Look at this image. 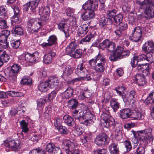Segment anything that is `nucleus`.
<instances>
[{
  "label": "nucleus",
  "instance_id": "3",
  "mask_svg": "<svg viewBox=\"0 0 154 154\" xmlns=\"http://www.w3.org/2000/svg\"><path fill=\"white\" fill-rule=\"evenodd\" d=\"M39 18H32L29 20L27 22L28 31L31 34L38 32L40 29L45 24Z\"/></svg>",
  "mask_w": 154,
  "mask_h": 154
},
{
  "label": "nucleus",
  "instance_id": "60",
  "mask_svg": "<svg viewBox=\"0 0 154 154\" xmlns=\"http://www.w3.org/2000/svg\"><path fill=\"white\" fill-rule=\"evenodd\" d=\"M62 120L59 118H56L54 121V125L57 129L61 125Z\"/></svg>",
  "mask_w": 154,
  "mask_h": 154
},
{
  "label": "nucleus",
  "instance_id": "36",
  "mask_svg": "<svg viewBox=\"0 0 154 154\" xmlns=\"http://www.w3.org/2000/svg\"><path fill=\"white\" fill-rule=\"evenodd\" d=\"M73 89L71 87H68L66 90L62 94L64 95L66 99H69L73 95Z\"/></svg>",
  "mask_w": 154,
  "mask_h": 154
},
{
  "label": "nucleus",
  "instance_id": "7",
  "mask_svg": "<svg viewBox=\"0 0 154 154\" xmlns=\"http://www.w3.org/2000/svg\"><path fill=\"white\" fill-rule=\"evenodd\" d=\"M64 145L65 147L63 148V149L66 153L80 154L81 151L79 149H73L75 146V145L73 142L68 141L64 144Z\"/></svg>",
  "mask_w": 154,
  "mask_h": 154
},
{
  "label": "nucleus",
  "instance_id": "43",
  "mask_svg": "<svg viewBox=\"0 0 154 154\" xmlns=\"http://www.w3.org/2000/svg\"><path fill=\"white\" fill-rule=\"evenodd\" d=\"M20 122L21 126V128L22 129L21 134L23 135V132L26 133L28 131L29 129L27 127L28 123L26 122L24 120H22L21 122Z\"/></svg>",
  "mask_w": 154,
  "mask_h": 154
},
{
  "label": "nucleus",
  "instance_id": "26",
  "mask_svg": "<svg viewBox=\"0 0 154 154\" xmlns=\"http://www.w3.org/2000/svg\"><path fill=\"white\" fill-rule=\"evenodd\" d=\"M56 55V53L53 51H50L47 54L44 55L43 57V61L46 64L51 63L52 61V58Z\"/></svg>",
  "mask_w": 154,
  "mask_h": 154
},
{
  "label": "nucleus",
  "instance_id": "27",
  "mask_svg": "<svg viewBox=\"0 0 154 154\" xmlns=\"http://www.w3.org/2000/svg\"><path fill=\"white\" fill-rule=\"evenodd\" d=\"M131 110L128 108H125L120 110L119 113L120 117L122 119L130 118Z\"/></svg>",
  "mask_w": 154,
  "mask_h": 154
},
{
  "label": "nucleus",
  "instance_id": "5",
  "mask_svg": "<svg viewBox=\"0 0 154 154\" xmlns=\"http://www.w3.org/2000/svg\"><path fill=\"white\" fill-rule=\"evenodd\" d=\"M67 106L71 111L72 115L76 119L79 114V106L78 100L75 99H72L67 101Z\"/></svg>",
  "mask_w": 154,
  "mask_h": 154
},
{
  "label": "nucleus",
  "instance_id": "31",
  "mask_svg": "<svg viewBox=\"0 0 154 154\" xmlns=\"http://www.w3.org/2000/svg\"><path fill=\"white\" fill-rule=\"evenodd\" d=\"M77 46V45L75 41H72L66 48V51L69 55L75 50Z\"/></svg>",
  "mask_w": 154,
  "mask_h": 154
},
{
  "label": "nucleus",
  "instance_id": "47",
  "mask_svg": "<svg viewBox=\"0 0 154 154\" xmlns=\"http://www.w3.org/2000/svg\"><path fill=\"white\" fill-rule=\"evenodd\" d=\"M94 35L92 34L87 35L86 36L82 38L80 42V44H85V42H88L92 39L94 38Z\"/></svg>",
  "mask_w": 154,
  "mask_h": 154
},
{
  "label": "nucleus",
  "instance_id": "21",
  "mask_svg": "<svg viewBox=\"0 0 154 154\" xmlns=\"http://www.w3.org/2000/svg\"><path fill=\"white\" fill-rule=\"evenodd\" d=\"M90 29V27L87 24H83L78 29L77 33L79 36L83 37L86 35Z\"/></svg>",
  "mask_w": 154,
  "mask_h": 154
},
{
  "label": "nucleus",
  "instance_id": "40",
  "mask_svg": "<svg viewBox=\"0 0 154 154\" xmlns=\"http://www.w3.org/2000/svg\"><path fill=\"white\" fill-rule=\"evenodd\" d=\"M118 48L119 50L120 51L119 53L120 59L124 58L129 55L130 54L129 51L128 50L123 51V48L120 46H118Z\"/></svg>",
  "mask_w": 154,
  "mask_h": 154
},
{
  "label": "nucleus",
  "instance_id": "54",
  "mask_svg": "<svg viewBox=\"0 0 154 154\" xmlns=\"http://www.w3.org/2000/svg\"><path fill=\"white\" fill-rule=\"evenodd\" d=\"M55 146L54 144L49 143L46 146L45 150L47 152L50 154Z\"/></svg>",
  "mask_w": 154,
  "mask_h": 154
},
{
  "label": "nucleus",
  "instance_id": "50",
  "mask_svg": "<svg viewBox=\"0 0 154 154\" xmlns=\"http://www.w3.org/2000/svg\"><path fill=\"white\" fill-rule=\"evenodd\" d=\"M45 151L42 148L35 149L31 151L29 154H45Z\"/></svg>",
  "mask_w": 154,
  "mask_h": 154
},
{
  "label": "nucleus",
  "instance_id": "23",
  "mask_svg": "<svg viewBox=\"0 0 154 154\" xmlns=\"http://www.w3.org/2000/svg\"><path fill=\"white\" fill-rule=\"evenodd\" d=\"M134 80L139 86H143L146 82L145 77L141 74H137L136 75L134 76Z\"/></svg>",
  "mask_w": 154,
  "mask_h": 154
},
{
  "label": "nucleus",
  "instance_id": "15",
  "mask_svg": "<svg viewBox=\"0 0 154 154\" xmlns=\"http://www.w3.org/2000/svg\"><path fill=\"white\" fill-rule=\"evenodd\" d=\"M98 7V2L96 0H88L83 5V8L88 10L93 11L97 10Z\"/></svg>",
  "mask_w": 154,
  "mask_h": 154
},
{
  "label": "nucleus",
  "instance_id": "49",
  "mask_svg": "<svg viewBox=\"0 0 154 154\" xmlns=\"http://www.w3.org/2000/svg\"><path fill=\"white\" fill-rule=\"evenodd\" d=\"M150 67L149 64L147 63H146V66H144V69L142 71V74L141 75L145 77V76H148L149 75V69Z\"/></svg>",
  "mask_w": 154,
  "mask_h": 154
},
{
  "label": "nucleus",
  "instance_id": "8",
  "mask_svg": "<svg viewBox=\"0 0 154 154\" xmlns=\"http://www.w3.org/2000/svg\"><path fill=\"white\" fill-rule=\"evenodd\" d=\"M142 28L141 27L139 26L136 27L131 33L132 37H130V39L133 42H138L142 37Z\"/></svg>",
  "mask_w": 154,
  "mask_h": 154
},
{
  "label": "nucleus",
  "instance_id": "61",
  "mask_svg": "<svg viewBox=\"0 0 154 154\" xmlns=\"http://www.w3.org/2000/svg\"><path fill=\"white\" fill-rule=\"evenodd\" d=\"M57 92V90H54L48 94V99L49 100H52L56 96Z\"/></svg>",
  "mask_w": 154,
  "mask_h": 154
},
{
  "label": "nucleus",
  "instance_id": "2",
  "mask_svg": "<svg viewBox=\"0 0 154 154\" xmlns=\"http://www.w3.org/2000/svg\"><path fill=\"white\" fill-rule=\"evenodd\" d=\"M136 3L140 6L139 10H143L146 19L154 17V3L152 0H137Z\"/></svg>",
  "mask_w": 154,
  "mask_h": 154
},
{
  "label": "nucleus",
  "instance_id": "57",
  "mask_svg": "<svg viewBox=\"0 0 154 154\" xmlns=\"http://www.w3.org/2000/svg\"><path fill=\"white\" fill-rule=\"evenodd\" d=\"M124 144L126 149V151L127 152H129L132 148V146L131 142L128 140L124 142Z\"/></svg>",
  "mask_w": 154,
  "mask_h": 154
},
{
  "label": "nucleus",
  "instance_id": "63",
  "mask_svg": "<svg viewBox=\"0 0 154 154\" xmlns=\"http://www.w3.org/2000/svg\"><path fill=\"white\" fill-rule=\"evenodd\" d=\"M20 43V42L18 40L12 42L11 43V46L14 48L17 49L19 47Z\"/></svg>",
  "mask_w": 154,
  "mask_h": 154
},
{
  "label": "nucleus",
  "instance_id": "39",
  "mask_svg": "<svg viewBox=\"0 0 154 154\" xmlns=\"http://www.w3.org/2000/svg\"><path fill=\"white\" fill-rule=\"evenodd\" d=\"M48 87H49V85L47 81L41 82L38 85V89L41 92H45L47 91Z\"/></svg>",
  "mask_w": 154,
  "mask_h": 154
},
{
  "label": "nucleus",
  "instance_id": "32",
  "mask_svg": "<svg viewBox=\"0 0 154 154\" xmlns=\"http://www.w3.org/2000/svg\"><path fill=\"white\" fill-rule=\"evenodd\" d=\"M110 105L111 107L114 112H116L120 107V103L118 102L117 99L112 98L110 101Z\"/></svg>",
  "mask_w": 154,
  "mask_h": 154
},
{
  "label": "nucleus",
  "instance_id": "35",
  "mask_svg": "<svg viewBox=\"0 0 154 154\" xmlns=\"http://www.w3.org/2000/svg\"><path fill=\"white\" fill-rule=\"evenodd\" d=\"M142 114L139 111H136V110H131L130 118L139 120L142 118Z\"/></svg>",
  "mask_w": 154,
  "mask_h": 154
},
{
  "label": "nucleus",
  "instance_id": "62",
  "mask_svg": "<svg viewBox=\"0 0 154 154\" xmlns=\"http://www.w3.org/2000/svg\"><path fill=\"white\" fill-rule=\"evenodd\" d=\"M30 5L29 9L32 12H34L35 11V9L36 7L38 6V5L33 2L30 1L28 2Z\"/></svg>",
  "mask_w": 154,
  "mask_h": 154
},
{
  "label": "nucleus",
  "instance_id": "9",
  "mask_svg": "<svg viewBox=\"0 0 154 154\" xmlns=\"http://www.w3.org/2000/svg\"><path fill=\"white\" fill-rule=\"evenodd\" d=\"M50 13V8L48 6L42 8L39 11V14L42 15L40 19L45 25L48 21Z\"/></svg>",
  "mask_w": 154,
  "mask_h": 154
},
{
  "label": "nucleus",
  "instance_id": "1",
  "mask_svg": "<svg viewBox=\"0 0 154 154\" xmlns=\"http://www.w3.org/2000/svg\"><path fill=\"white\" fill-rule=\"evenodd\" d=\"M131 132L135 138L133 141L135 146H137L138 144V139L141 142V145L142 144V142L146 145L148 144V141L150 142L153 140L154 137L152 135V130L150 128L137 131L132 130Z\"/></svg>",
  "mask_w": 154,
  "mask_h": 154
},
{
  "label": "nucleus",
  "instance_id": "13",
  "mask_svg": "<svg viewBox=\"0 0 154 154\" xmlns=\"http://www.w3.org/2000/svg\"><path fill=\"white\" fill-rule=\"evenodd\" d=\"M99 47L103 50L106 49L108 51L110 52L115 49L116 45L114 42L110 41L109 40L106 39L99 43Z\"/></svg>",
  "mask_w": 154,
  "mask_h": 154
},
{
  "label": "nucleus",
  "instance_id": "12",
  "mask_svg": "<svg viewBox=\"0 0 154 154\" xmlns=\"http://www.w3.org/2000/svg\"><path fill=\"white\" fill-rule=\"evenodd\" d=\"M88 119L89 121L94 122V116L91 112H90L88 109L79 112L78 116L75 119H77L79 121H80L82 119Z\"/></svg>",
  "mask_w": 154,
  "mask_h": 154
},
{
  "label": "nucleus",
  "instance_id": "17",
  "mask_svg": "<svg viewBox=\"0 0 154 154\" xmlns=\"http://www.w3.org/2000/svg\"><path fill=\"white\" fill-rule=\"evenodd\" d=\"M57 36L54 35L50 36L47 40L48 42H44L41 45L43 47H50L53 45H56L57 44Z\"/></svg>",
  "mask_w": 154,
  "mask_h": 154
},
{
  "label": "nucleus",
  "instance_id": "29",
  "mask_svg": "<svg viewBox=\"0 0 154 154\" xmlns=\"http://www.w3.org/2000/svg\"><path fill=\"white\" fill-rule=\"evenodd\" d=\"M63 120L67 125L70 127L75 126V123L73 119L68 115H65L63 117Z\"/></svg>",
  "mask_w": 154,
  "mask_h": 154
},
{
  "label": "nucleus",
  "instance_id": "4",
  "mask_svg": "<svg viewBox=\"0 0 154 154\" xmlns=\"http://www.w3.org/2000/svg\"><path fill=\"white\" fill-rule=\"evenodd\" d=\"M101 118L104 121L103 123V126L106 128L110 127L112 128L115 127L116 125L115 120L110 116L108 109L103 112L101 115Z\"/></svg>",
  "mask_w": 154,
  "mask_h": 154
},
{
  "label": "nucleus",
  "instance_id": "10",
  "mask_svg": "<svg viewBox=\"0 0 154 154\" xmlns=\"http://www.w3.org/2000/svg\"><path fill=\"white\" fill-rule=\"evenodd\" d=\"M39 54L38 52H35L31 54L28 53H23L21 56L22 58H24V60L28 62L33 63L38 62L39 59Z\"/></svg>",
  "mask_w": 154,
  "mask_h": 154
},
{
  "label": "nucleus",
  "instance_id": "37",
  "mask_svg": "<svg viewBox=\"0 0 154 154\" xmlns=\"http://www.w3.org/2000/svg\"><path fill=\"white\" fill-rule=\"evenodd\" d=\"M0 58L4 62L6 63L9 60L10 57L5 51L0 50Z\"/></svg>",
  "mask_w": 154,
  "mask_h": 154
},
{
  "label": "nucleus",
  "instance_id": "24",
  "mask_svg": "<svg viewBox=\"0 0 154 154\" xmlns=\"http://www.w3.org/2000/svg\"><path fill=\"white\" fill-rule=\"evenodd\" d=\"M94 15V11L87 10L82 14L81 17L83 20L86 21L92 19Z\"/></svg>",
  "mask_w": 154,
  "mask_h": 154
},
{
  "label": "nucleus",
  "instance_id": "6",
  "mask_svg": "<svg viewBox=\"0 0 154 154\" xmlns=\"http://www.w3.org/2000/svg\"><path fill=\"white\" fill-rule=\"evenodd\" d=\"M4 143L5 146L12 149L15 151H17L21 147V143L19 140L12 138L7 139L4 141Z\"/></svg>",
  "mask_w": 154,
  "mask_h": 154
},
{
  "label": "nucleus",
  "instance_id": "38",
  "mask_svg": "<svg viewBox=\"0 0 154 154\" xmlns=\"http://www.w3.org/2000/svg\"><path fill=\"white\" fill-rule=\"evenodd\" d=\"M23 29L20 25L16 26L13 29L12 32L17 35H22L23 34Z\"/></svg>",
  "mask_w": 154,
  "mask_h": 154
},
{
  "label": "nucleus",
  "instance_id": "33",
  "mask_svg": "<svg viewBox=\"0 0 154 154\" xmlns=\"http://www.w3.org/2000/svg\"><path fill=\"white\" fill-rule=\"evenodd\" d=\"M116 143H112L109 146V149L111 154H119V149Z\"/></svg>",
  "mask_w": 154,
  "mask_h": 154
},
{
  "label": "nucleus",
  "instance_id": "56",
  "mask_svg": "<svg viewBox=\"0 0 154 154\" xmlns=\"http://www.w3.org/2000/svg\"><path fill=\"white\" fill-rule=\"evenodd\" d=\"M57 129L60 132L63 134H66L68 133L69 131L67 128L62 125L60 126Z\"/></svg>",
  "mask_w": 154,
  "mask_h": 154
},
{
  "label": "nucleus",
  "instance_id": "11",
  "mask_svg": "<svg viewBox=\"0 0 154 154\" xmlns=\"http://www.w3.org/2000/svg\"><path fill=\"white\" fill-rule=\"evenodd\" d=\"M67 20L63 19L57 24L58 29L64 32L66 38L69 37V27L67 24Z\"/></svg>",
  "mask_w": 154,
  "mask_h": 154
},
{
  "label": "nucleus",
  "instance_id": "58",
  "mask_svg": "<svg viewBox=\"0 0 154 154\" xmlns=\"http://www.w3.org/2000/svg\"><path fill=\"white\" fill-rule=\"evenodd\" d=\"M17 75V74L11 73L10 75L8 77L9 81L11 82L14 83L16 82Z\"/></svg>",
  "mask_w": 154,
  "mask_h": 154
},
{
  "label": "nucleus",
  "instance_id": "16",
  "mask_svg": "<svg viewBox=\"0 0 154 154\" xmlns=\"http://www.w3.org/2000/svg\"><path fill=\"white\" fill-rule=\"evenodd\" d=\"M109 139L105 134L99 135L94 140V143L98 146L106 144L109 142Z\"/></svg>",
  "mask_w": 154,
  "mask_h": 154
},
{
  "label": "nucleus",
  "instance_id": "18",
  "mask_svg": "<svg viewBox=\"0 0 154 154\" xmlns=\"http://www.w3.org/2000/svg\"><path fill=\"white\" fill-rule=\"evenodd\" d=\"M139 61H147L150 63H154V55L146 53V54H141L137 57Z\"/></svg>",
  "mask_w": 154,
  "mask_h": 154
},
{
  "label": "nucleus",
  "instance_id": "46",
  "mask_svg": "<svg viewBox=\"0 0 154 154\" xmlns=\"http://www.w3.org/2000/svg\"><path fill=\"white\" fill-rule=\"evenodd\" d=\"M7 11L4 6H0V17L2 18H8Z\"/></svg>",
  "mask_w": 154,
  "mask_h": 154
},
{
  "label": "nucleus",
  "instance_id": "53",
  "mask_svg": "<svg viewBox=\"0 0 154 154\" xmlns=\"http://www.w3.org/2000/svg\"><path fill=\"white\" fill-rule=\"evenodd\" d=\"M144 102V103L147 105H148L150 104H154V99L152 98V97L151 96L150 94H149L148 96L145 99Z\"/></svg>",
  "mask_w": 154,
  "mask_h": 154
},
{
  "label": "nucleus",
  "instance_id": "42",
  "mask_svg": "<svg viewBox=\"0 0 154 154\" xmlns=\"http://www.w3.org/2000/svg\"><path fill=\"white\" fill-rule=\"evenodd\" d=\"M146 147V146L145 144L144 146L141 145V142H140L139 146L135 150L134 154H145Z\"/></svg>",
  "mask_w": 154,
  "mask_h": 154
},
{
  "label": "nucleus",
  "instance_id": "30",
  "mask_svg": "<svg viewBox=\"0 0 154 154\" xmlns=\"http://www.w3.org/2000/svg\"><path fill=\"white\" fill-rule=\"evenodd\" d=\"M14 11V14L12 17L13 20L16 22L18 21L20 16V9L18 7L16 6H13L12 7Z\"/></svg>",
  "mask_w": 154,
  "mask_h": 154
},
{
  "label": "nucleus",
  "instance_id": "44",
  "mask_svg": "<svg viewBox=\"0 0 154 154\" xmlns=\"http://www.w3.org/2000/svg\"><path fill=\"white\" fill-rule=\"evenodd\" d=\"M85 70V69L83 66V63H81L78 66L77 68L75 69V72L77 75H79L84 73Z\"/></svg>",
  "mask_w": 154,
  "mask_h": 154
},
{
  "label": "nucleus",
  "instance_id": "34",
  "mask_svg": "<svg viewBox=\"0 0 154 154\" xmlns=\"http://www.w3.org/2000/svg\"><path fill=\"white\" fill-rule=\"evenodd\" d=\"M10 34V32L9 30H4L2 31L0 34V42L7 41V38Z\"/></svg>",
  "mask_w": 154,
  "mask_h": 154
},
{
  "label": "nucleus",
  "instance_id": "41",
  "mask_svg": "<svg viewBox=\"0 0 154 154\" xmlns=\"http://www.w3.org/2000/svg\"><path fill=\"white\" fill-rule=\"evenodd\" d=\"M82 54V51L80 49H76L69 54L71 57L75 58H79L81 57Z\"/></svg>",
  "mask_w": 154,
  "mask_h": 154
},
{
  "label": "nucleus",
  "instance_id": "28",
  "mask_svg": "<svg viewBox=\"0 0 154 154\" xmlns=\"http://www.w3.org/2000/svg\"><path fill=\"white\" fill-rule=\"evenodd\" d=\"M112 20L111 18L103 16L100 18L99 21L100 25L103 27L106 25L112 24Z\"/></svg>",
  "mask_w": 154,
  "mask_h": 154
},
{
  "label": "nucleus",
  "instance_id": "52",
  "mask_svg": "<svg viewBox=\"0 0 154 154\" xmlns=\"http://www.w3.org/2000/svg\"><path fill=\"white\" fill-rule=\"evenodd\" d=\"M117 11L115 9H112L108 10L106 12L107 16L110 18H113L115 17Z\"/></svg>",
  "mask_w": 154,
  "mask_h": 154
},
{
  "label": "nucleus",
  "instance_id": "48",
  "mask_svg": "<svg viewBox=\"0 0 154 154\" xmlns=\"http://www.w3.org/2000/svg\"><path fill=\"white\" fill-rule=\"evenodd\" d=\"M74 71V69L69 65L67 66L65 68L63 73L64 75L68 76L72 74Z\"/></svg>",
  "mask_w": 154,
  "mask_h": 154
},
{
  "label": "nucleus",
  "instance_id": "51",
  "mask_svg": "<svg viewBox=\"0 0 154 154\" xmlns=\"http://www.w3.org/2000/svg\"><path fill=\"white\" fill-rule=\"evenodd\" d=\"M123 19V15L121 14H118L113 18L114 21L117 25L122 22Z\"/></svg>",
  "mask_w": 154,
  "mask_h": 154
},
{
  "label": "nucleus",
  "instance_id": "25",
  "mask_svg": "<svg viewBox=\"0 0 154 154\" xmlns=\"http://www.w3.org/2000/svg\"><path fill=\"white\" fill-rule=\"evenodd\" d=\"M103 57V56L101 54L98 53V54L96 55L94 58L89 61V65L91 66L94 68L96 65V64L100 61L102 59Z\"/></svg>",
  "mask_w": 154,
  "mask_h": 154
},
{
  "label": "nucleus",
  "instance_id": "20",
  "mask_svg": "<svg viewBox=\"0 0 154 154\" xmlns=\"http://www.w3.org/2000/svg\"><path fill=\"white\" fill-rule=\"evenodd\" d=\"M106 63V60L103 57L101 61L98 62L94 68L95 71L98 72H102L105 69V66Z\"/></svg>",
  "mask_w": 154,
  "mask_h": 154
},
{
  "label": "nucleus",
  "instance_id": "14",
  "mask_svg": "<svg viewBox=\"0 0 154 154\" xmlns=\"http://www.w3.org/2000/svg\"><path fill=\"white\" fill-rule=\"evenodd\" d=\"M142 50L144 53L150 54L152 56L154 55V43L151 40L146 42L142 47Z\"/></svg>",
  "mask_w": 154,
  "mask_h": 154
},
{
  "label": "nucleus",
  "instance_id": "64",
  "mask_svg": "<svg viewBox=\"0 0 154 154\" xmlns=\"http://www.w3.org/2000/svg\"><path fill=\"white\" fill-rule=\"evenodd\" d=\"M61 153L60 147L55 146L50 154H61Z\"/></svg>",
  "mask_w": 154,
  "mask_h": 154
},
{
  "label": "nucleus",
  "instance_id": "45",
  "mask_svg": "<svg viewBox=\"0 0 154 154\" xmlns=\"http://www.w3.org/2000/svg\"><path fill=\"white\" fill-rule=\"evenodd\" d=\"M21 69L20 65L17 64H14L11 67V72L15 74H17Z\"/></svg>",
  "mask_w": 154,
  "mask_h": 154
},
{
  "label": "nucleus",
  "instance_id": "22",
  "mask_svg": "<svg viewBox=\"0 0 154 154\" xmlns=\"http://www.w3.org/2000/svg\"><path fill=\"white\" fill-rule=\"evenodd\" d=\"M49 87L51 88H56L59 85V81L57 78L51 76L47 81Z\"/></svg>",
  "mask_w": 154,
  "mask_h": 154
},
{
  "label": "nucleus",
  "instance_id": "55",
  "mask_svg": "<svg viewBox=\"0 0 154 154\" xmlns=\"http://www.w3.org/2000/svg\"><path fill=\"white\" fill-rule=\"evenodd\" d=\"M137 57L134 56L131 60V64L133 67H135L137 65V63L139 62Z\"/></svg>",
  "mask_w": 154,
  "mask_h": 154
},
{
  "label": "nucleus",
  "instance_id": "19",
  "mask_svg": "<svg viewBox=\"0 0 154 154\" xmlns=\"http://www.w3.org/2000/svg\"><path fill=\"white\" fill-rule=\"evenodd\" d=\"M118 46L115 50L114 49L113 51H111L109 59L112 62H115L120 60V51L119 50Z\"/></svg>",
  "mask_w": 154,
  "mask_h": 154
},
{
  "label": "nucleus",
  "instance_id": "59",
  "mask_svg": "<svg viewBox=\"0 0 154 154\" xmlns=\"http://www.w3.org/2000/svg\"><path fill=\"white\" fill-rule=\"evenodd\" d=\"M93 154H107V151L105 149H94L93 151Z\"/></svg>",
  "mask_w": 154,
  "mask_h": 154
}]
</instances>
